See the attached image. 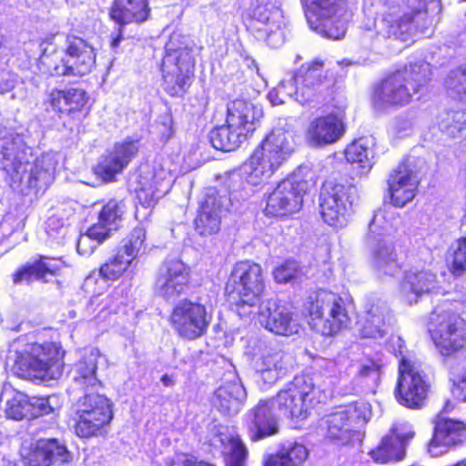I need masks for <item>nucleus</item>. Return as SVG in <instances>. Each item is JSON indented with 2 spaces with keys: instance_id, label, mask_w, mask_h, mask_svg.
<instances>
[{
  "instance_id": "28",
  "label": "nucleus",
  "mask_w": 466,
  "mask_h": 466,
  "mask_svg": "<svg viewBox=\"0 0 466 466\" xmlns=\"http://www.w3.org/2000/svg\"><path fill=\"white\" fill-rule=\"evenodd\" d=\"M138 147L134 141L116 144L114 148L104 156L95 168V173L106 182L115 179L116 174L128 165L137 153Z\"/></svg>"
},
{
  "instance_id": "37",
  "label": "nucleus",
  "mask_w": 466,
  "mask_h": 466,
  "mask_svg": "<svg viewBox=\"0 0 466 466\" xmlns=\"http://www.w3.org/2000/svg\"><path fill=\"white\" fill-rule=\"evenodd\" d=\"M374 149L372 139L360 137L345 149V157L348 162L357 164L361 173H367L374 164Z\"/></svg>"
},
{
  "instance_id": "23",
  "label": "nucleus",
  "mask_w": 466,
  "mask_h": 466,
  "mask_svg": "<svg viewBox=\"0 0 466 466\" xmlns=\"http://www.w3.org/2000/svg\"><path fill=\"white\" fill-rule=\"evenodd\" d=\"M392 325V316L387 303L376 299L367 304L363 316L358 322L362 338H383Z\"/></svg>"
},
{
  "instance_id": "58",
  "label": "nucleus",
  "mask_w": 466,
  "mask_h": 466,
  "mask_svg": "<svg viewBox=\"0 0 466 466\" xmlns=\"http://www.w3.org/2000/svg\"><path fill=\"white\" fill-rule=\"evenodd\" d=\"M219 179L229 193L243 190L245 188V183H247L243 174L242 166L238 170L226 172L219 177Z\"/></svg>"
},
{
  "instance_id": "4",
  "label": "nucleus",
  "mask_w": 466,
  "mask_h": 466,
  "mask_svg": "<svg viewBox=\"0 0 466 466\" xmlns=\"http://www.w3.org/2000/svg\"><path fill=\"white\" fill-rule=\"evenodd\" d=\"M95 65V48L81 37L67 35L65 56L46 48L39 58L38 67L49 76H81L89 74Z\"/></svg>"
},
{
  "instance_id": "45",
  "label": "nucleus",
  "mask_w": 466,
  "mask_h": 466,
  "mask_svg": "<svg viewBox=\"0 0 466 466\" xmlns=\"http://www.w3.org/2000/svg\"><path fill=\"white\" fill-rule=\"evenodd\" d=\"M109 235L110 229L104 228L101 225H93L85 234L80 235L76 246L78 253L83 256L91 255Z\"/></svg>"
},
{
  "instance_id": "6",
  "label": "nucleus",
  "mask_w": 466,
  "mask_h": 466,
  "mask_svg": "<svg viewBox=\"0 0 466 466\" xmlns=\"http://www.w3.org/2000/svg\"><path fill=\"white\" fill-rule=\"evenodd\" d=\"M391 226L382 213L374 214L369 224L365 244L370 249V265L379 277H393L401 269V264L390 234Z\"/></svg>"
},
{
  "instance_id": "14",
  "label": "nucleus",
  "mask_w": 466,
  "mask_h": 466,
  "mask_svg": "<svg viewBox=\"0 0 466 466\" xmlns=\"http://www.w3.org/2000/svg\"><path fill=\"white\" fill-rule=\"evenodd\" d=\"M190 268L177 258H167L155 278L154 291L166 301H175L188 287Z\"/></svg>"
},
{
  "instance_id": "5",
  "label": "nucleus",
  "mask_w": 466,
  "mask_h": 466,
  "mask_svg": "<svg viewBox=\"0 0 466 466\" xmlns=\"http://www.w3.org/2000/svg\"><path fill=\"white\" fill-rule=\"evenodd\" d=\"M309 324L323 336H332L350 323L343 299L337 293L320 289L311 294L305 304Z\"/></svg>"
},
{
  "instance_id": "36",
  "label": "nucleus",
  "mask_w": 466,
  "mask_h": 466,
  "mask_svg": "<svg viewBox=\"0 0 466 466\" xmlns=\"http://www.w3.org/2000/svg\"><path fill=\"white\" fill-rule=\"evenodd\" d=\"M139 187L137 188V198L139 204L146 208L154 207L157 200L168 190L169 183L165 182L155 174L151 177L139 176Z\"/></svg>"
},
{
  "instance_id": "59",
  "label": "nucleus",
  "mask_w": 466,
  "mask_h": 466,
  "mask_svg": "<svg viewBox=\"0 0 466 466\" xmlns=\"http://www.w3.org/2000/svg\"><path fill=\"white\" fill-rule=\"evenodd\" d=\"M339 410L347 414V418L353 424L367 420L370 415V405L365 401H357L339 409Z\"/></svg>"
},
{
  "instance_id": "15",
  "label": "nucleus",
  "mask_w": 466,
  "mask_h": 466,
  "mask_svg": "<svg viewBox=\"0 0 466 466\" xmlns=\"http://www.w3.org/2000/svg\"><path fill=\"white\" fill-rule=\"evenodd\" d=\"M283 16L279 8L270 2L258 3L252 10L249 28L256 37L277 48L285 41Z\"/></svg>"
},
{
  "instance_id": "29",
  "label": "nucleus",
  "mask_w": 466,
  "mask_h": 466,
  "mask_svg": "<svg viewBox=\"0 0 466 466\" xmlns=\"http://www.w3.org/2000/svg\"><path fill=\"white\" fill-rule=\"evenodd\" d=\"M466 438V428L462 421L451 419H440L429 443V452L438 457L447 451V448L461 443Z\"/></svg>"
},
{
  "instance_id": "46",
  "label": "nucleus",
  "mask_w": 466,
  "mask_h": 466,
  "mask_svg": "<svg viewBox=\"0 0 466 466\" xmlns=\"http://www.w3.org/2000/svg\"><path fill=\"white\" fill-rule=\"evenodd\" d=\"M126 213V204L123 200L110 199L101 209L99 220L96 225L111 230H116L119 222Z\"/></svg>"
},
{
  "instance_id": "33",
  "label": "nucleus",
  "mask_w": 466,
  "mask_h": 466,
  "mask_svg": "<svg viewBox=\"0 0 466 466\" xmlns=\"http://www.w3.org/2000/svg\"><path fill=\"white\" fill-rule=\"evenodd\" d=\"M76 415L107 422L113 418L109 400L103 394L95 391L86 392L76 402Z\"/></svg>"
},
{
  "instance_id": "53",
  "label": "nucleus",
  "mask_w": 466,
  "mask_h": 466,
  "mask_svg": "<svg viewBox=\"0 0 466 466\" xmlns=\"http://www.w3.org/2000/svg\"><path fill=\"white\" fill-rule=\"evenodd\" d=\"M43 446L46 450L51 464L56 462H67L71 460V454L66 445L57 439H41Z\"/></svg>"
},
{
  "instance_id": "32",
  "label": "nucleus",
  "mask_w": 466,
  "mask_h": 466,
  "mask_svg": "<svg viewBox=\"0 0 466 466\" xmlns=\"http://www.w3.org/2000/svg\"><path fill=\"white\" fill-rule=\"evenodd\" d=\"M288 355L281 350H269L256 361L255 370L266 384H272L287 371Z\"/></svg>"
},
{
  "instance_id": "39",
  "label": "nucleus",
  "mask_w": 466,
  "mask_h": 466,
  "mask_svg": "<svg viewBox=\"0 0 466 466\" xmlns=\"http://www.w3.org/2000/svg\"><path fill=\"white\" fill-rule=\"evenodd\" d=\"M308 457V451L305 446L297 442L283 444L276 454L268 456L264 466H298Z\"/></svg>"
},
{
  "instance_id": "41",
  "label": "nucleus",
  "mask_w": 466,
  "mask_h": 466,
  "mask_svg": "<svg viewBox=\"0 0 466 466\" xmlns=\"http://www.w3.org/2000/svg\"><path fill=\"white\" fill-rule=\"evenodd\" d=\"M402 437H384L380 444L370 451V457L379 463H387L391 461H400L405 455Z\"/></svg>"
},
{
  "instance_id": "56",
  "label": "nucleus",
  "mask_w": 466,
  "mask_h": 466,
  "mask_svg": "<svg viewBox=\"0 0 466 466\" xmlns=\"http://www.w3.org/2000/svg\"><path fill=\"white\" fill-rule=\"evenodd\" d=\"M293 84L294 82L289 77L283 79L276 88L268 93V97L270 103L273 106H278L284 104L286 98L295 99L296 86Z\"/></svg>"
},
{
  "instance_id": "48",
  "label": "nucleus",
  "mask_w": 466,
  "mask_h": 466,
  "mask_svg": "<svg viewBox=\"0 0 466 466\" xmlns=\"http://www.w3.org/2000/svg\"><path fill=\"white\" fill-rule=\"evenodd\" d=\"M30 399L22 393H16L12 399L8 400L5 406L6 417L15 420L30 419Z\"/></svg>"
},
{
  "instance_id": "16",
  "label": "nucleus",
  "mask_w": 466,
  "mask_h": 466,
  "mask_svg": "<svg viewBox=\"0 0 466 466\" xmlns=\"http://www.w3.org/2000/svg\"><path fill=\"white\" fill-rule=\"evenodd\" d=\"M211 317L206 307L200 303L183 299L173 309L170 321L182 338L195 339L201 337L207 330Z\"/></svg>"
},
{
  "instance_id": "31",
  "label": "nucleus",
  "mask_w": 466,
  "mask_h": 466,
  "mask_svg": "<svg viewBox=\"0 0 466 466\" xmlns=\"http://www.w3.org/2000/svg\"><path fill=\"white\" fill-rule=\"evenodd\" d=\"M150 13L149 0H114L109 10L110 18L120 27L145 23Z\"/></svg>"
},
{
  "instance_id": "26",
  "label": "nucleus",
  "mask_w": 466,
  "mask_h": 466,
  "mask_svg": "<svg viewBox=\"0 0 466 466\" xmlns=\"http://www.w3.org/2000/svg\"><path fill=\"white\" fill-rule=\"evenodd\" d=\"M263 117L262 107L250 101L236 99L228 104L226 123L248 137Z\"/></svg>"
},
{
  "instance_id": "21",
  "label": "nucleus",
  "mask_w": 466,
  "mask_h": 466,
  "mask_svg": "<svg viewBox=\"0 0 466 466\" xmlns=\"http://www.w3.org/2000/svg\"><path fill=\"white\" fill-rule=\"evenodd\" d=\"M270 400H260L245 416L248 433L252 441H258L279 432V423Z\"/></svg>"
},
{
  "instance_id": "27",
  "label": "nucleus",
  "mask_w": 466,
  "mask_h": 466,
  "mask_svg": "<svg viewBox=\"0 0 466 466\" xmlns=\"http://www.w3.org/2000/svg\"><path fill=\"white\" fill-rule=\"evenodd\" d=\"M260 322L271 332L289 336L298 332V323L292 313L274 299L264 300L259 305Z\"/></svg>"
},
{
  "instance_id": "20",
  "label": "nucleus",
  "mask_w": 466,
  "mask_h": 466,
  "mask_svg": "<svg viewBox=\"0 0 466 466\" xmlns=\"http://www.w3.org/2000/svg\"><path fill=\"white\" fill-rule=\"evenodd\" d=\"M419 182L415 159H405L392 171L388 179L391 203L395 207L402 208L411 201Z\"/></svg>"
},
{
  "instance_id": "54",
  "label": "nucleus",
  "mask_w": 466,
  "mask_h": 466,
  "mask_svg": "<svg viewBox=\"0 0 466 466\" xmlns=\"http://www.w3.org/2000/svg\"><path fill=\"white\" fill-rule=\"evenodd\" d=\"M302 270L295 260H287L273 271V276L278 283H287L301 277Z\"/></svg>"
},
{
  "instance_id": "12",
  "label": "nucleus",
  "mask_w": 466,
  "mask_h": 466,
  "mask_svg": "<svg viewBox=\"0 0 466 466\" xmlns=\"http://www.w3.org/2000/svg\"><path fill=\"white\" fill-rule=\"evenodd\" d=\"M357 199V187L352 184L324 185L319 197V208L323 220L334 228L344 227Z\"/></svg>"
},
{
  "instance_id": "25",
  "label": "nucleus",
  "mask_w": 466,
  "mask_h": 466,
  "mask_svg": "<svg viewBox=\"0 0 466 466\" xmlns=\"http://www.w3.org/2000/svg\"><path fill=\"white\" fill-rule=\"evenodd\" d=\"M441 292H442V288L437 276L431 270L411 269L405 272L400 286V294L408 304L417 303L419 298L423 295Z\"/></svg>"
},
{
  "instance_id": "24",
  "label": "nucleus",
  "mask_w": 466,
  "mask_h": 466,
  "mask_svg": "<svg viewBox=\"0 0 466 466\" xmlns=\"http://www.w3.org/2000/svg\"><path fill=\"white\" fill-rule=\"evenodd\" d=\"M228 200L226 196H220L216 189H208L195 218V228L200 235L209 236L218 232Z\"/></svg>"
},
{
  "instance_id": "64",
  "label": "nucleus",
  "mask_w": 466,
  "mask_h": 466,
  "mask_svg": "<svg viewBox=\"0 0 466 466\" xmlns=\"http://www.w3.org/2000/svg\"><path fill=\"white\" fill-rule=\"evenodd\" d=\"M30 405H32V410H30V419L47 415L54 411V408L50 403V399L33 398L30 399Z\"/></svg>"
},
{
  "instance_id": "35",
  "label": "nucleus",
  "mask_w": 466,
  "mask_h": 466,
  "mask_svg": "<svg viewBox=\"0 0 466 466\" xmlns=\"http://www.w3.org/2000/svg\"><path fill=\"white\" fill-rule=\"evenodd\" d=\"M246 398V391L239 381L234 380L221 385L213 397V405L224 414H237L241 402Z\"/></svg>"
},
{
  "instance_id": "10",
  "label": "nucleus",
  "mask_w": 466,
  "mask_h": 466,
  "mask_svg": "<svg viewBox=\"0 0 466 466\" xmlns=\"http://www.w3.org/2000/svg\"><path fill=\"white\" fill-rule=\"evenodd\" d=\"M399 379L395 397L400 404L419 410L425 406L431 384L420 363L414 359L402 358L399 365Z\"/></svg>"
},
{
  "instance_id": "43",
  "label": "nucleus",
  "mask_w": 466,
  "mask_h": 466,
  "mask_svg": "<svg viewBox=\"0 0 466 466\" xmlns=\"http://www.w3.org/2000/svg\"><path fill=\"white\" fill-rule=\"evenodd\" d=\"M226 466H245L248 451L238 435H228L221 439Z\"/></svg>"
},
{
  "instance_id": "13",
  "label": "nucleus",
  "mask_w": 466,
  "mask_h": 466,
  "mask_svg": "<svg viewBox=\"0 0 466 466\" xmlns=\"http://www.w3.org/2000/svg\"><path fill=\"white\" fill-rule=\"evenodd\" d=\"M314 390L312 378L298 375L270 400L275 409L287 418L305 419L313 400Z\"/></svg>"
},
{
  "instance_id": "61",
  "label": "nucleus",
  "mask_w": 466,
  "mask_h": 466,
  "mask_svg": "<svg viewBox=\"0 0 466 466\" xmlns=\"http://www.w3.org/2000/svg\"><path fill=\"white\" fill-rule=\"evenodd\" d=\"M26 461L29 466H50L51 461L48 459L46 450L43 446L41 441H37L34 449H32L27 457Z\"/></svg>"
},
{
  "instance_id": "44",
  "label": "nucleus",
  "mask_w": 466,
  "mask_h": 466,
  "mask_svg": "<svg viewBox=\"0 0 466 466\" xmlns=\"http://www.w3.org/2000/svg\"><path fill=\"white\" fill-rule=\"evenodd\" d=\"M438 127L441 132L449 137L460 136L466 131V111L454 110L441 113L438 116Z\"/></svg>"
},
{
  "instance_id": "62",
  "label": "nucleus",
  "mask_w": 466,
  "mask_h": 466,
  "mask_svg": "<svg viewBox=\"0 0 466 466\" xmlns=\"http://www.w3.org/2000/svg\"><path fill=\"white\" fill-rule=\"evenodd\" d=\"M70 114L79 112L86 103V93L80 88L66 89Z\"/></svg>"
},
{
  "instance_id": "7",
  "label": "nucleus",
  "mask_w": 466,
  "mask_h": 466,
  "mask_svg": "<svg viewBox=\"0 0 466 466\" xmlns=\"http://www.w3.org/2000/svg\"><path fill=\"white\" fill-rule=\"evenodd\" d=\"M265 289L264 277L260 265L244 260L235 264L226 284V293L237 307L239 315L249 311L245 307L254 308L260 300Z\"/></svg>"
},
{
  "instance_id": "60",
  "label": "nucleus",
  "mask_w": 466,
  "mask_h": 466,
  "mask_svg": "<svg viewBox=\"0 0 466 466\" xmlns=\"http://www.w3.org/2000/svg\"><path fill=\"white\" fill-rule=\"evenodd\" d=\"M451 392L455 399L466 402V365L456 369L451 374Z\"/></svg>"
},
{
  "instance_id": "42",
  "label": "nucleus",
  "mask_w": 466,
  "mask_h": 466,
  "mask_svg": "<svg viewBox=\"0 0 466 466\" xmlns=\"http://www.w3.org/2000/svg\"><path fill=\"white\" fill-rule=\"evenodd\" d=\"M56 166L53 158L48 155L36 158L30 169L28 183L31 187H46L54 180Z\"/></svg>"
},
{
  "instance_id": "11",
  "label": "nucleus",
  "mask_w": 466,
  "mask_h": 466,
  "mask_svg": "<svg viewBox=\"0 0 466 466\" xmlns=\"http://www.w3.org/2000/svg\"><path fill=\"white\" fill-rule=\"evenodd\" d=\"M431 338L442 355L466 351V322L451 310L435 309L431 317Z\"/></svg>"
},
{
  "instance_id": "38",
  "label": "nucleus",
  "mask_w": 466,
  "mask_h": 466,
  "mask_svg": "<svg viewBox=\"0 0 466 466\" xmlns=\"http://www.w3.org/2000/svg\"><path fill=\"white\" fill-rule=\"evenodd\" d=\"M325 423L328 437L339 444H349L356 434L347 414L339 410L328 415Z\"/></svg>"
},
{
  "instance_id": "49",
  "label": "nucleus",
  "mask_w": 466,
  "mask_h": 466,
  "mask_svg": "<svg viewBox=\"0 0 466 466\" xmlns=\"http://www.w3.org/2000/svg\"><path fill=\"white\" fill-rule=\"evenodd\" d=\"M109 422L101 420H93L85 416L77 415L76 423V433L80 438H91L104 435L106 432V427Z\"/></svg>"
},
{
  "instance_id": "63",
  "label": "nucleus",
  "mask_w": 466,
  "mask_h": 466,
  "mask_svg": "<svg viewBox=\"0 0 466 466\" xmlns=\"http://www.w3.org/2000/svg\"><path fill=\"white\" fill-rule=\"evenodd\" d=\"M49 103L53 110L61 114L70 115L66 90H52L49 94Z\"/></svg>"
},
{
  "instance_id": "51",
  "label": "nucleus",
  "mask_w": 466,
  "mask_h": 466,
  "mask_svg": "<svg viewBox=\"0 0 466 466\" xmlns=\"http://www.w3.org/2000/svg\"><path fill=\"white\" fill-rule=\"evenodd\" d=\"M445 85L452 96L460 100H466V66L451 70L448 75Z\"/></svg>"
},
{
  "instance_id": "57",
  "label": "nucleus",
  "mask_w": 466,
  "mask_h": 466,
  "mask_svg": "<svg viewBox=\"0 0 466 466\" xmlns=\"http://www.w3.org/2000/svg\"><path fill=\"white\" fill-rule=\"evenodd\" d=\"M145 239V228L143 227H137L132 230L127 243H126L120 249L134 260L143 248Z\"/></svg>"
},
{
  "instance_id": "18",
  "label": "nucleus",
  "mask_w": 466,
  "mask_h": 466,
  "mask_svg": "<svg viewBox=\"0 0 466 466\" xmlns=\"http://www.w3.org/2000/svg\"><path fill=\"white\" fill-rule=\"evenodd\" d=\"M307 182L287 178L280 181L268 195L265 213L272 217H283L298 212L303 203Z\"/></svg>"
},
{
  "instance_id": "2",
  "label": "nucleus",
  "mask_w": 466,
  "mask_h": 466,
  "mask_svg": "<svg viewBox=\"0 0 466 466\" xmlns=\"http://www.w3.org/2000/svg\"><path fill=\"white\" fill-rule=\"evenodd\" d=\"M65 351L59 344L29 343L16 350L12 371L28 380H50L59 378L63 372Z\"/></svg>"
},
{
  "instance_id": "1",
  "label": "nucleus",
  "mask_w": 466,
  "mask_h": 466,
  "mask_svg": "<svg viewBox=\"0 0 466 466\" xmlns=\"http://www.w3.org/2000/svg\"><path fill=\"white\" fill-rule=\"evenodd\" d=\"M292 136L275 128L242 165L247 184L258 186L268 180L293 152Z\"/></svg>"
},
{
  "instance_id": "22",
  "label": "nucleus",
  "mask_w": 466,
  "mask_h": 466,
  "mask_svg": "<svg viewBox=\"0 0 466 466\" xmlns=\"http://www.w3.org/2000/svg\"><path fill=\"white\" fill-rule=\"evenodd\" d=\"M344 132L345 126L342 119L335 114H329L315 117L309 123L305 138L310 147H323L336 143Z\"/></svg>"
},
{
  "instance_id": "34",
  "label": "nucleus",
  "mask_w": 466,
  "mask_h": 466,
  "mask_svg": "<svg viewBox=\"0 0 466 466\" xmlns=\"http://www.w3.org/2000/svg\"><path fill=\"white\" fill-rule=\"evenodd\" d=\"M62 262L54 258L41 257L32 264H26L14 275V283H31L34 280L47 282L48 276H55L60 270Z\"/></svg>"
},
{
  "instance_id": "47",
  "label": "nucleus",
  "mask_w": 466,
  "mask_h": 466,
  "mask_svg": "<svg viewBox=\"0 0 466 466\" xmlns=\"http://www.w3.org/2000/svg\"><path fill=\"white\" fill-rule=\"evenodd\" d=\"M133 259L120 248L100 268V275L107 279H118L131 265Z\"/></svg>"
},
{
  "instance_id": "30",
  "label": "nucleus",
  "mask_w": 466,
  "mask_h": 466,
  "mask_svg": "<svg viewBox=\"0 0 466 466\" xmlns=\"http://www.w3.org/2000/svg\"><path fill=\"white\" fill-rule=\"evenodd\" d=\"M103 358L97 349L86 351L71 370L72 380L76 390L86 392L93 391L100 386L96 377L97 364Z\"/></svg>"
},
{
  "instance_id": "8",
  "label": "nucleus",
  "mask_w": 466,
  "mask_h": 466,
  "mask_svg": "<svg viewBox=\"0 0 466 466\" xmlns=\"http://www.w3.org/2000/svg\"><path fill=\"white\" fill-rule=\"evenodd\" d=\"M304 5L312 30L334 40L345 35L351 13L344 0H304Z\"/></svg>"
},
{
  "instance_id": "55",
  "label": "nucleus",
  "mask_w": 466,
  "mask_h": 466,
  "mask_svg": "<svg viewBox=\"0 0 466 466\" xmlns=\"http://www.w3.org/2000/svg\"><path fill=\"white\" fill-rule=\"evenodd\" d=\"M412 20L413 15L410 14H404L397 16L389 14L383 18L382 23L389 27V36L393 35L397 37L399 34L408 32L410 30V24Z\"/></svg>"
},
{
  "instance_id": "9",
  "label": "nucleus",
  "mask_w": 466,
  "mask_h": 466,
  "mask_svg": "<svg viewBox=\"0 0 466 466\" xmlns=\"http://www.w3.org/2000/svg\"><path fill=\"white\" fill-rule=\"evenodd\" d=\"M194 46L193 40L178 32L170 35L161 65L166 83L174 84L179 89L187 85L195 67Z\"/></svg>"
},
{
  "instance_id": "17",
  "label": "nucleus",
  "mask_w": 466,
  "mask_h": 466,
  "mask_svg": "<svg viewBox=\"0 0 466 466\" xmlns=\"http://www.w3.org/2000/svg\"><path fill=\"white\" fill-rule=\"evenodd\" d=\"M289 80L296 86L295 100L301 105L319 101L328 89V80L323 74V63L316 60L302 65Z\"/></svg>"
},
{
  "instance_id": "52",
  "label": "nucleus",
  "mask_w": 466,
  "mask_h": 466,
  "mask_svg": "<svg viewBox=\"0 0 466 466\" xmlns=\"http://www.w3.org/2000/svg\"><path fill=\"white\" fill-rule=\"evenodd\" d=\"M382 360L377 356L364 359L359 367L358 374L362 379H368L371 386H377L381 374Z\"/></svg>"
},
{
  "instance_id": "40",
  "label": "nucleus",
  "mask_w": 466,
  "mask_h": 466,
  "mask_svg": "<svg viewBox=\"0 0 466 466\" xmlns=\"http://www.w3.org/2000/svg\"><path fill=\"white\" fill-rule=\"evenodd\" d=\"M208 137L214 148L226 152L237 149L248 139L228 123L213 128Z\"/></svg>"
},
{
  "instance_id": "3",
  "label": "nucleus",
  "mask_w": 466,
  "mask_h": 466,
  "mask_svg": "<svg viewBox=\"0 0 466 466\" xmlns=\"http://www.w3.org/2000/svg\"><path fill=\"white\" fill-rule=\"evenodd\" d=\"M429 75L430 65L426 63L410 65L392 73L375 88L374 106L386 109L408 105L413 96L427 84Z\"/></svg>"
},
{
  "instance_id": "50",
  "label": "nucleus",
  "mask_w": 466,
  "mask_h": 466,
  "mask_svg": "<svg viewBox=\"0 0 466 466\" xmlns=\"http://www.w3.org/2000/svg\"><path fill=\"white\" fill-rule=\"evenodd\" d=\"M448 260L455 275L466 272V238L457 239L449 249Z\"/></svg>"
},
{
  "instance_id": "19",
  "label": "nucleus",
  "mask_w": 466,
  "mask_h": 466,
  "mask_svg": "<svg viewBox=\"0 0 466 466\" xmlns=\"http://www.w3.org/2000/svg\"><path fill=\"white\" fill-rule=\"evenodd\" d=\"M1 165L8 174L20 175L26 171L27 166L33 159V150L26 146L23 137L13 130L0 133Z\"/></svg>"
}]
</instances>
